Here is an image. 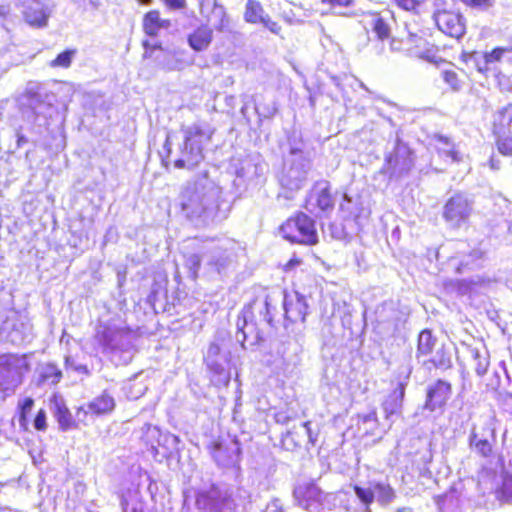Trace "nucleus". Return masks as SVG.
Instances as JSON below:
<instances>
[{
	"label": "nucleus",
	"instance_id": "f257e3e1",
	"mask_svg": "<svg viewBox=\"0 0 512 512\" xmlns=\"http://www.w3.org/2000/svg\"><path fill=\"white\" fill-rule=\"evenodd\" d=\"M181 211L195 226H209L225 220L230 205L222 198V189L208 172L189 182L179 196Z\"/></svg>",
	"mask_w": 512,
	"mask_h": 512
},
{
	"label": "nucleus",
	"instance_id": "f03ea898",
	"mask_svg": "<svg viewBox=\"0 0 512 512\" xmlns=\"http://www.w3.org/2000/svg\"><path fill=\"white\" fill-rule=\"evenodd\" d=\"M288 146L289 151L284 157L278 181L286 192L293 194L306 185L312 167V158L305 149L306 144L301 133L293 131L288 137Z\"/></svg>",
	"mask_w": 512,
	"mask_h": 512
},
{
	"label": "nucleus",
	"instance_id": "7ed1b4c3",
	"mask_svg": "<svg viewBox=\"0 0 512 512\" xmlns=\"http://www.w3.org/2000/svg\"><path fill=\"white\" fill-rule=\"evenodd\" d=\"M272 323L270 303L268 297L264 302H254L245 307L237 320L236 340L244 349L255 346L264 340V329Z\"/></svg>",
	"mask_w": 512,
	"mask_h": 512
},
{
	"label": "nucleus",
	"instance_id": "20e7f679",
	"mask_svg": "<svg viewBox=\"0 0 512 512\" xmlns=\"http://www.w3.org/2000/svg\"><path fill=\"white\" fill-rule=\"evenodd\" d=\"M183 143L179 146L180 156L174 161L176 168L193 169L204 160V146L211 142L214 129L205 122L182 126Z\"/></svg>",
	"mask_w": 512,
	"mask_h": 512
},
{
	"label": "nucleus",
	"instance_id": "39448f33",
	"mask_svg": "<svg viewBox=\"0 0 512 512\" xmlns=\"http://www.w3.org/2000/svg\"><path fill=\"white\" fill-rule=\"evenodd\" d=\"M136 334L120 320H110L97 326L95 340L103 353L129 352Z\"/></svg>",
	"mask_w": 512,
	"mask_h": 512
},
{
	"label": "nucleus",
	"instance_id": "423d86ee",
	"mask_svg": "<svg viewBox=\"0 0 512 512\" xmlns=\"http://www.w3.org/2000/svg\"><path fill=\"white\" fill-rule=\"evenodd\" d=\"M30 370L29 357L26 354L0 353V389L14 390Z\"/></svg>",
	"mask_w": 512,
	"mask_h": 512
},
{
	"label": "nucleus",
	"instance_id": "0eeeda50",
	"mask_svg": "<svg viewBox=\"0 0 512 512\" xmlns=\"http://www.w3.org/2000/svg\"><path fill=\"white\" fill-rule=\"evenodd\" d=\"M281 233L291 243L312 246L318 243L315 221L303 212L289 218L282 226Z\"/></svg>",
	"mask_w": 512,
	"mask_h": 512
},
{
	"label": "nucleus",
	"instance_id": "6e6552de",
	"mask_svg": "<svg viewBox=\"0 0 512 512\" xmlns=\"http://www.w3.org/2000/svg\"><path fill=\"white\" fill-rule=\"evenodd\" d=\"M235 256L230 240L214 244L204 254V268L209 275H226L234 267Z\"/></svg>",
	"mask_w": 512,
	"mask_h": 512
},
{
	"label": "nucleus",
	"instance_id": "1a4fd4ad",
	"mask_svg": "<svg viewBox=\"0 0 512 512\" xmlns=\"http://www.w3.org/2000/svg\"><path fill=\"white\" fill-rule=\"evenodd\" d=\"M474 201L465 193H455L444 204L442 217L451 229L465 226L473 213Z\"/></svg>",
	"mask_w": 512,
	"mask_h": 512
},
{
	"label": "nucleus",
	"instance_id": "9d476101",
	"mask_svg": "<svg viewBox=\"0 0 512 512\" xmlns=\"http://www.w3.org/2000/svg\"><path fill=\"white\" fill-rule=\"evenodd\" d=\"M53 98L54 96L40 92L30 94L27 98V107L23 110L24 118L39 127L48 125V119L55 110L52 105Z\"/></svg>",
	"mask_w": 512,
	"mask_h": 512
},
{
	"label": "nucleus",
	"instance_id": "9b49d317",
	"mask_svg": "<svg viewBox=\"0 0 512 512\" xmlns=\"http://www.w3.org/2000/svg\"><path fill=\"white\" fill-rule=\"evenodd\" d=\"M14 4L29 26L41 29L48 25L53 8L46 0H14Z\"/></svg>",
	"mask_w": 512,
	"mask_h": 512
},
{
	"label": "nucleus",
	"instance_id": "f8f14e48",
	"mask_svg": "<svg viewBox=\"0 0 512 512\" xmlns=\"http://www.w3.org/2000/svg\"><path fill=\"white\" fill-rule=\"evenodd\" d=\"M196 506L199 510L209 512H232L234 502L226 489L212 486L208 491L200 492L197 495Z\"/></svg>",
	"mask_w": 512,
	"mask_h": 512
},
{
	"label": "nucleus",
	"instance_id": "ddd939ff",
	"mask_svg": "<svg viewBox=\"0 0 512 512\" xmlns=\"http://www.w3.org/2000/svg\"><path fill=\"white\" fill-rule=\"evenodd\" d=\"M333 208L334 200L329 182L325 180L316 182L307 197L305 209L309 213L319 216L320 213L332 211Z\"/></svg>",
	"mask_w": 512,
	"mask_h": 512
},
{
	"label": "nucleus",
	"instance_id": "4468645a",
	"mask_svg": "<svg viewBox=\"0 0 512 512\" xmlns=\"http://www.w3.org/2000/svg\"><path fill=\"white\" fill-rule=\"evenodd\" d=\"M212 456L221 467H236L241 458L240 443L236 438L220 439L212 445Z\"/></svg>",
	"mask_w": 512,
	"mask_h": 512
},
{
	"label": "nucleus",
	"instance_id": "2eb2a0df",
	"mask_svg": "<svg viewBox=\"0 0 512 512\" xmlns=\"http://www.w3.org/2000/svg\"><path fill=\"white\" fill-rule=\"evenodd\" d=\"M2 330L5 333L6 340L14 345L29 343L33 338L31 323L21 315H13L7 318Z\"/></svg>",
	"mask_w": 512,
	"mask_h": 512
},
{
	"label": "nucleus",
	"instance_id": "dca6fc26",
	"mask_svg": "<svg viewBox=\"0 0 512 512\" xmlns=\"http://www.w3.org/2000/svg\"><path fill=\"white\" fill-rule=\"evenodd\" d=\"M398 312L392 302H384L375 310V331L382 339L393 336L397 330Z\"/></svg>",
	"mask_w": 512,
	"mask_h": 512
},
{
	"label": "nucleus",
	"instance_id": "f3484780",
	"mask_svg": "<svg viewBox=\"0 0 512 512\" xmlns=\"http://www.w3.org/2000/svg\"><path fill=\"white\" fill-rule=\"evenodd\" d=\"M294 498L298 505L310 512H321L322 491L312 482L299 484L294 489Z\"/></svg>",
	"mask_w": 512,
	"mask_h": 512
},
{
	"label": "nucleus",
	"instance_id": "a211bd4d",
	"mask_svg": "<svg viewBox=\"0 0 512 512\" xmlns=\"http://www.w3.org/2000/svg\"><path fill=\"white\" fill-rule=\"evenodd\" d=\"M354 492L358 499L366 505L364 512H372L369 505L373 502L374 498L383 505L390 503L394 497V490L387 484L376 483L373 489L363 488L358 485L354 486Z\"/></svg>",
	"mask_w": 512,
	"mask_h": 512
},
{
	"label": "nucleus",
	"instance_id": "6ab92c4d",
	"mask_svg": "<svg viewBox=\"0 0 512 512\" xmlns=\"http://www.w3.org/2000/svg\"><path fill=\"white\" fill-rule=\"evenodd\" d=\"M433 17L437 27L443 33L454 38L464 35L465 22L459 13L443 10L435 12Z\"/></svg>",
	"mask_w": 512,
	"mask_h": 512
},
{
	"label": "nucleus",
	"instance_id": "aec40b11",
	"mask_svg": "<svg viewBox=\"0 0 512 512\" xmlns=\"http://www.w3.org/2000/svg\"><path fill=\"white\" fill-rule=\"evenodd\" d=\"M452 393L451 384L444 380H437L427 389L424 408L434 412L442 410Z\"/></svg>",
	"mask_w": 512,
	"mask_h": 512
},
{
	"label": "nucleus",
	"instance_id": "412c9836",
	"mask_svg": "<svg viewBox=\"0 0 512 512\" xmlns=\"http://www.w3.org/2000/svg\"><path fill=\"white\" fill-rule=\"evenodd\" d=\"M285 318L290 322H304L308 314V304L305 296L294 292L285 294L283 300Z\"/></svg>",
	"mask_w": 512,
	"mask_h": 512
},
{
	"label": "nucleus",
	"instance_id": "4be33fe9",
	"mask_svg": "<svg viewBox=\"0 0 512 512\" xmlns=\"http://www.w3.org/2000/svg\"><path fill=\"white\" fill-rule=\"evenodd\" d=\"M63 377L61 369L52 362L39 363L34 372L33 381L37 387H52Z\"/></svg>",
	"mask_w": 512,
	"mask_h": 512
},
{
	"label": "nucleus",
	"instance_id": "5701e85b",
	"mask_svg": "<svg viewBox=\"0 0 512 512\" xmlns=\"http://www.w3.org/2000/svg\"><path fill=\"white\" fill-rule=\"evenodd\" d=\"M116 406L114 397L106 390L99 396L95 397L85 407L79 408L76 415L80 416L81 412L85 415L91 414L93 416H103L110 414Z\"/></svg>",
	"mask_w": 512,
	"mask_h": 512
},
{
	"label": "nucleus",
	"instance_id": "b1692460",
	"mask_svg": "<svg viewBox=\"0 0 512 512\" xmlns=\"http://www.w3.org/2000/svg\"><path fill=\"white\" fill-rule=\"evenodd\" d=\"M388 165L392 169L393 176L401 177L407 174L413 166L409 148L406 145H398L394 154L388 158Z\"/></svg>",
	"mask_w": 512,
	"mask_h": 512
},
{
	"label": "nucleus",
	"instance_id": "393cba45",
	"mask_svg": "<svg viewBox=\"0 0 512 512\" xmlns=\"http://www.w3.org/2000/svg\"><path fill=\"white\" fill-rule=\"evenodd\" d=\"M405 386L406 383L400 382L397 388H395L383 402L382 408L386 419L393 421L394 417L401 415L403 399L405 396Z\"/></svg>",
	"mask_w": 512,
	"mask_h": 512
},
{
	"label": "nucleus",
	"instance_id": "a878e982",
	"mask_svg": "<svg viewBox=\"0 0 512 512\" xmlns=\"http://www.w3.org/2000/svg\"><path fill=\"white\" fill-rule=\"evenodd\" d=\"M310 425L311 423L307 421L300 424L298 428L295 427L293 431H289L283 438V445L290 448L301 447L305 442L314 444L316 436L314 437Z\"/></svg>",
	"mask_w": 512,
	"mask_h": 512
},
{
	"label": "nucleus",
	"instance_id": "bb28decb",
	"mask_svg": "<svg viewBox=\"0 0 512 512\" xmlns=\"http://www.w3.org/2000/svg\"><path fill=\"white\" fill-rule=\"evenodd\" d=\"M427 370L435 368L437 370L446 371L452 368V352L449 348L441 345L436 349L430 359H423L420 363Z\"/></svg>",
	"mask_w": 512,
	"mask_h": 512
},
{
	"label": "nucleus",
	"instance_id": "cd10ccee",
	"mask_svg": "<svg viewBox=\"0 0 512 512\" xmlns=\"http://www.w3.org/2000/svg\"><path fill=\"white\" fill-rule=\"evenodd\" d=\"M489 434L492 438H495V430L490 425L484 428L482 437L479 438L478 434L472 430L469 436V445L482 457H489L492 454V445L489 442L486 435Z\"/></svg>",
	"mask_w": 512,
	"mask_h": 512
},
{
	"label": "nucleus",
	"instance_id": "c85d7f7f",
	"mask_svg": "<svg viewBox=\"0 0 512 512\" xmlns=\"http://www.w3.org/2000/svg\"><path fill=\"white\" fill-rule=\"evenodd\" d=\"M213 39V31L210 27L202 25L188 36L189 46L197 52L206 50Z\"/></svg>",
	"mask_w": 512,
	"mask_h": 512
},
{
	"label": "nucleus",
	"instance_id": "c756f323",
	"mask_svg": "<svg viewBox=\"0 0 512 512\" xmlns=\"http://www.w3.org/2000/svg\"><path fill=\"white\" fill-rule=\"evenodd\" d=\"M170 25V21L162 19L160 13L156 10L149 11L144 16L143 29L148 36H157L161 29H167Z\"/></svg>",
	"mask_w": 512,
	"mask_h": 512
},
{
	"label": "nucleus",
	"instance_id": "7c9ffc66",
	"mask_svg": "<svg viewBox=\"0 0 512 512\" xmlns=\"http://www.w3.org/2000/svg\"><path fill=\"white\" fill-rule=\"evenodd\" d=\"M163 56L159 59L160 65L167 70H181L187 65V61L184 59V51L181 50H166L161 51Z\"/></svg>",
	"mask_w": 512,
	"mask_h": 512
},
{
	"label": "nucleus",
	"instance_id": "2f4dec72",
	"mask_svg": "<svg viewBox=\"0 0 512 512\" xmlns=\"http://www.w3.org/2000/svg\"><path fill=\"white\" fill-rule=\"evenodd\" d=\"M436 342L437 339L436 337L433 336L430 330L424 329L420 332L418 336L417 350L415 355L418 363H421L423 361L422 358L432 353L436 345Z\"/></svg>",
	"mask_w": 512,
	"mask_h": 512
},
{
	"label": "nucleus",
	"instance_id": "473e14b6",
	"mask_svg": "<svg viewBox=\"0 0 512 512\" xmlns=\"http://www.w3.org/2000/svg\"><path fill=\"white\" fill-rule=\"evenodd\" d=\"M468 352L475 361V372L478 376H483L487 373L489 367V353L488 351L482 347V349L478 347L468 346Z\"/></svg>",
	"mask_w": 512,
	"mask_h": 512
},
{
	"label": "nucleus",
	"instance_id": "72a5a7b5",
	"mask_svg": "<svg viewBox=\"0 0 512 512\" xmlns=\"http://www.w3.org/2000/svg\"><path fill=\"white\" fill-rule=\"evenodd\" d=\"M200 13L204 14L206 11L213 9V13L220 18V22L216 25L218 31H223L228 23V17L225 8L218 5L216 0H199Z\"/></svg>",
	"mask_w": 512,
	"mask_h": 512
},
{
	"label": "nucleus",
	"instance_id": "f704fd0d",
	"mask_svg": "<svg viewBox=\"0 0 512 512\" xmlns=\"http://www.w3.org/2000/svg\"><path fill=\"white\" fill-rule=\"evenodd\" d=\"M483 256L484 252L481 249L475 248L471 250L468 254L462 256L457 271L463 273L467 270L478 268L481 265L480 261L483 259Z\"/></svg>",
	"mask_w": 512,
	"mask_h": 512
},
{
	"label": "nucleus",
	"instance_id": "c9c22d12",
	"mask_svg": "<svg viewBox=\"0 0 512 512\" xmlns=\"http://www.w3.org/2000/svg\"><path fill=\"white\" fill-rule=\"evenodd\" d=\"M267 14L265 13L260 2L256 0H248L245 6L244 19L251 24H258L263 21Z\"/></svg>",
	"mask_w": 512,
	"mask_h": 512
},
{
	"label": "nucleus",
	"instance_id": "e433bc0d",
	"mask_svg": "<svg viewBox=\"0 0 512 512\" xmlns=\"http://www.w3.org/2000/svg\"><path fill=\"white\" fill-rule=\"evenodd\" d=\"M367 24L371 27L379 39L384 40L389 37L390 27L382 16L378 14L371 15Z\"/></svg>",
	"mask_w": 512,
	"mask_h": 512
},
{
	"label": "nucleus",
	"instance_id": "4c0bfd02",
	"mask_svg": "<svg viewBox=\"0 0 512 512\" xmlns=\"http://www.w3.org/2000/svg\"><path fill=\"white\" fill-rule=\"evenodd\" d=\"M496 132L505 135L507 132L512 135V105H508L500 111L496 124Z\"/></svg>",
	"mask_w": 512,
	"mask_h": 512
},
{
	"label": "nucleus",
	"instance_id": "58836bf2",
	"mask_svg": "<svg viewBox=\"0 0 512 512\" xmlns=\"http://www.w3.org/2000/svg\"><path fill=\"white\" fill-rule=\"evenodd\" d=\"M55 417L59 423V426L62 430H68L72 427L73 420L72 415L67 409V407L57 404Z\"/></svg>",
	"mask_w": 512,
	"mask_h": 512
},
{
	"label": "nucleus",
	"instance_id": "ea45409f",
	"mask_svg": "<svg viewBox=\"0 0 512 512\" xmlns=\"http://www.w3.org/2000/svg\"><path fill=\"white\" fill-rule=\"evenodd\" d=\"M259 166L257 164L252 163L250 160H246L243 162L241 167L236 170L237 177L244 179H253L257 177Z\"/></svg>",
	"mask_w": 512,
	"mask_h": 512
},
{
	"label": "nucleus",
	"instance_id": "a19ab883",
	"mask_svg": "<svg viewBox=\"0 0 512 512\" xmlns=\"http://www.w3.org/2000/svg\"><path fill=\"white\" fill-rule=\"evenodd\" d=\"M204 260V256L193 253L189 254L185 259V267L189 270L193 279L198 277V272L201 267V263Z\"/></svg>",
	"mask_w": 512,
	"mask_h": 512
},
{
	"label": "nucleus",
	"instance_id": "79ce46f5",
	"mask_svg": "<svg viewBox=\"0 0 512 512\" xmlns=\"http://www.w3.org/2000/svg\"><path fill=\"white\" fill-rule=\"evenodd\" d=\"M76 54V50H65L50 62L51 67L68 68L72 63V59Z\"/></svg>",
	"mask_w": 512,
	"mask_h": 512
},
{
	"label": "nucleus",
	"instance_id": "37998d69",
	"mask_svg": "<svg viewBox=\"0 0 512 512\" xmlns=\"http://www.w3.org/2000/svg\"><path fill=\"white\" fill-rule=\"evenodd\" d=\"M505 51L506 50L503 48H495L491 52L484 53L482 55V57L484 59V67L479 66V70L480 71L487 70L488 64L495 63V62L499 61L502 58Z\"/></svg>",
	"mask_w": 512,
	"mask_h": 512
},
{
	"label": "nucleus",
	"instance_id": "c03bdc74",
	"mask_svg": "<svg viewBox=\"0 0 512 512\" xmlns=\"http://www.w3.org/2000/svg\"><path fill=\"white\" fill-rule=\"evenodd\" d=\"M497 147L502 155L512 157V135L506 137L503 134H499Z\"/></svg>",
	"mask_w": 512,
	"mask_h": 512
},
{
	"label": "nucleus",
	"instance_id": "a18cd8bd",
	"mask_svg": "<svg viewBox=\"0 0 512 512\" xmlns=\"http://www.w3.org/2000/svg\"><path fill=\"white\" fill-rule=\"evenodd\" d=\"M14 22V16L11 12L10 4L1 3L0 2V23L5 28L8 29L7 25L9 23Z\"/></svg>",
	"mask_w": 512,
	"mask_h": 512
},
{
	"label": "nucleus",
	"instance_id": "49530a36",
	"mask_svg": "<svg viewBox=\"0 0 512 512\" xmlns=\"http://www.w3.org/2000/svg\"><path fill=\"white\" fill-rule=\"evenodd\" d=\"M439 140L442 141L447 147L450 146L448 138L440 136ZM441 151L446 157L450 158L453 162L462 161V155L457 150L454 149L453 145H451L450 148L441 149Z\"/></svg>",
	"mask_w": 512,
	"mask_h": 512
},
{
	"label": "nucleus",
	"instance_id": "de8ad7c7",
	"mask_svg": "<svg viewBox=\"0 0 512 512\" xmlns=\"http://www.w3.org/2000/svg\"><path fill=\"white\" fill-rule=\"evenodd\" d=\"M443 80L446 84H448L452 90L458 91L461 88L460 80L456 72L448 70L442 72Z\"/></svg>",
	"mask_w": 512,
	"mask_h": 512
},
{
	"label": "nucleus",
	"instance_id": "09e8293b",
	"mask_svg": "<svg viewBox=\"0 0 512 512\" xmlns=\"http://www.w3.org/2000/svg\"><path fill=\"white\" fill-rule=\"evenodd\" d=\"M501 500L512 502V476L506 477L499 491Z\"/></svg>",
	"mask_w": 512,
	"mask_h": 512
},
{
	"label": "nucleus",
	"instance_id": "8fccbe9b",
	"mask_svg": "<svg viewBox=\"0 0 512 512\" xmlns=\"http://www.w3.org/2000/svg\"><path fill=\"white\" fill-rule=\"evenodd\" d=\"M33 426L38 431H45L47 428L46 423V412L44 409H40L33 421Z\"/></svg>",
	"mask_w": 512,
	"mask_h": 512
},
{
	"label": "nucleus",
	"instance_id": "3c124183",
	"mask_svg": "<svg viewBox=\"0 0 512 512\" xmlns=\"http://www.w3.org/2000/svg\"><path fill=\"white\" fill-rule=\"evenodd\" d=\"M260 23L263 24V26L273 34H280L281 26L277 22L271 20V18L268 15H266L265 18H263V21H261Z\"/></svg>",
	"mask_w": 512,
	"mask_h": 512
},
{
	"label": "nucleus",
	"instance_id": "603ef678",
	"mask_svg": "<svg viewBox=\"0 0 512 512\" xmlns=\"http://www.w3.org/2000/svg\"><path fill=\"white\" fill-rule=\"evenodd\" d=\"M34 406V400L30 397L25 398L23 401L19 402L18 409L19 415L28 416Z\"/></svg>",
	"mask_w": 512,
	"mask_h": 512
},
{
	"label": "nucleus",
	"instance_id": "864d4df0",
	"mask_svg": "<svg viewBox=\"0 0 512 512\" xmlns=\"http://www.w3.org/2000/svg\"><path fill=\"white\" fill-rule=\"evenodd\" d=\"M424 0H395L397 5L404 10H414L418 5L423 3Z\"/></svg>",
	"mask_w": 512,
	"mask_h": 512
},
{
	"label": "nucleus",
	"instance_id": "5fc2aeb1",
	"mask_svg": "<svg viewBox=\"0 0 512 512\" xmlns=\"http://www.w3.org/2000/svg\"><path fill=\"white\" fill-rule=\"evenodd\" d=\"M261 512H284L282 503L279 499H274L271 502H269L265 509Z\"/></svg>",
	"mask_w": 512,
	"mask_h": 512
},
{
	"label": "nucleus",
	"instance_id": "6e6d98bb",
	"mask_svg": "<svg viewBox=\"0 0 512 512\" xmlns=\"http://www.w3.org/2000/svg\"><path fill=\"white\" fill-rule=\"evenodd\" d=\"M255 111L260 118H271L275 115L277 109L274 106H267L261 111L257 106H255Z\"/></svg>",
	"mask_w": 512,
	"mask_h": 512
},
{
	"label": "nucleus",
	"instance_id": "4d7b16f0",
	"mask_svg": "<svg viewBox=\"0 0 512 512\" xmlns=\"http://www.w3.org/2000/svg\"><path fill=\"white\" fill-rule=\"evenodd\" d=\"M464 1L469 6L478 7V8H482V9H487L492 5L490 0H464Z\"/></svg>",
	"mask_w": 512,
	"mask_h": 512
},
{
	"label": "nucleus",
	"instance_id": "13d9d810",
	"mask_svg": "<svg viewBox=\"0 0 512 512\" xmlns=\"http://www.w3.org/2000/svg\"><path fill=\"white\" fill-rule=\"evenodd\" d=\"M220 353V347L216 343H211L208 350L205 360H215V357Z\"/></svg>",
	"mask_w": 512,
	"mask_h": 512
},
{
	"label": "nucleus",
	"instance_id": "bf43d9fd",
	"mask_svg": "<svg viewBox=\"0 0 512 512\" xmlns=\"http://www.w3.org/2000/svg\"><path fill=\"white\" fill-rule=\"evenodd\" d=\"M206 363H207V366L209 367V369L212 370L213 372H215L216 374L223 373L224 367L220 363H218L216 360H207Z\"/></svg>",
	"mask_w": 512,
	"mask_h": 512
},
{
	"label": "nucleus",
	"instance_id": "052dcab7",
	"mask_svg": "<svg viewBox=\"0 0 512 512\" xmlns=\"http://www.w3.org/2000/svg\"><path fill=\"white\" fill-rule=\"evenodd\" d=\"M173 9H183L186 6L185 0H164Z\"/></svg>",
	"mask_w": 512,
	"mask_h": 512
},
{
	"label": "nucleus",
	"instance_id": "680f3d73",
	"mask_svg": "<svg viewBox=\"0 0 512 512\" xmlns=\"http://www.w3.org/2000/svg\"><path fill=\"white\" fill-rule=\"evenodd\" d=\"M142 44H143V47L146 49V52L144 53L145 58L149 57L148 52H147L148 49H151V50L159 49L160 51H163V48L161 47L160 44L151 45L148 40H144Z\"/></svg>",
	"mask_w": 512,
	"mask_h": 512
},
{
	"label": "nucleus",
	"instance_id": "e2e57ef3",
	"mask_svg": "<svg viewBox=\"0 0 512 512\" xmlns=\"http://www.w3.org/2000/svg\"><path fill=\"white\" fill-rule=\"evenodd\" d=\"M353 0H322L323 3L339 6H349Z\"/></svg>",
	"mask_w": 512,
	"mask_h": 512
},
{
	"label": "nucleus",
	"instance_id": "0e129e2a",
	"mask_svg": "<svg viewBox=\"0 0 512 512\" xmlns=\"http://www.w3.org/2000/svg\"><path fill=\"white\" fill-rule=\"evenodd\" d=\"M17 148H21L24 144L28 143V138L21 134L19 130L16 131Z\"/></svg>",
	"mask_w": 512,
	"mask_h": 512
},
{
	"label": "nucleus",
	"instance_id": "69168bd1",
	"mask_svg": "<svg viewBox=\"0 0 512 512\" xmlns=\"http://www.w3.org/2000/svg\"><path fill=\"white\" fill-rule=\"evenodd\" d=\"M28 416H25V415H19V419H18V422H19V427L22 431H27L28 430Z\"/></svg>",
	"mask_w": 512,
	"mask_h": 512
},
{
	"label": "nucleus",
	"instance_id": "338daca9",
	"mask_svg": "<svg viewBox=\"0 0 512 512\" xmlns=\"http://www.w3.org/2000/svg\"><path fill=\"white\" fill-rule=\"evenodd\" d=\"M74 370L85 375H90L88 367L84 364H77V366H74Z\"/></svg>",
	"mask_w": 512,
	"mask_h": 512
},
{
	"label": "nucleus",
	"instance_id": "774afa93",
	"mask_svg": "<svg viewBox=\"0 0 512 512\" xmlns=\"http://www.w3.org/2000/svg\"><path fill=\"white\" fill-rule=\"evenodd\" d=\"M489 163H490L491 169H493V170H498L500 168V161L498 159H496L494 156H492L490 158Z\"/></svg>",
	"mask_w": 512,
	"mask_h": 512
}]
</instances>
